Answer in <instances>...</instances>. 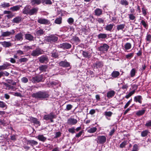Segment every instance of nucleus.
Here are the masks:
<instances>
[{"label": "nucleus", "mask_w": 151, "mask_h": 151, "mask_svg": "<svg viewBox=\"0 0 151 151\" xmlns=\"http://www.w3.org/2000/svg\"><path fill=\"white\" fill-rule=\"evenodd\" d=\"M120 73L119 72L116 71H113L111 73V75L112 77L116 78L119 76Z\"/></svg>", "instance_id": "nucleus-31"}, {"label": "nucleus", "mask_w": 151, "mask_h": 151, "mask_svg": "<svg viewBox=\"0 0 151 151\" xmlns=\"http://www.w3.org/2000/svg\"><path fill=\"white\" fill-rule=\"evenodd\" d=\"M78 122L77 120L74 118H69L67 121V123L69 125H74L76 124Z\"/></svg>", "instance_id": "nucleus-8"}, {"label": "nucleus", "mask_w": 151, "mask_h": 151, "mask_svg": "<svg viewBox=\"0 0 151 151\" xmlns=\"http://www.w3.org/2000/svg\"><path fill=\"white\" fill-rule=\"evenodd\" d=\"M148 132L147 130L141 132V135L142 137H145L147 135Z\"/></svg>", "instance_id": "nucleus-51"}, {"label": "nucleus", "mask_w": 151, "mask_h": 151, "mask_svg": "<svg viewBox=\"0 0 151 151\" xmlns=\"http://www.w3.org/2000/svg\"><path fill=\"white\" fill-rule=\"evenodd\" d=\"M22 18L21 17L18 16L14 18L12 20V22L15 23H19L21 21Z\"/></svg>", "instance_id": "nucleus-29"}, {"label": "nucleus", "mask_w": 151, "mask_h": 151, "mask_svg": "<svg viewBox=\"0 0 151 151\" xmlns=\"http://www.w3.org/2000/svg\"><path fill=\"white\" fill-rule=\"evenodd\" d=\"M59 65L63 67H67L70 66V64L68 62L65 61H62L60 62Z\"/></svg>", "instance_id": "nucleus-18"}, {"label": "nucleus", "mask_w": 151, "mask_h": 151, "mask_svg": "<svg viewBox=\"0 0 151 151\" xmlns=\"http://www.w3.org/2000/svg\"><path fill=\"white\" fill-rule=\"evenodd\" d=\"M44 80V79L42 75H40L33 77L31 80L32 82L33 83L43 81Z\"/></svg>", "instance_id": "nucleus-3"}, {"label": "nucleus", "mask_w": 151, "mask_h": 151, "mask_svg": "<svg viewBox=\"0 0 151 151\" xmlns=\"http://www.w3.org/2000/svg\"><path fill=\"white\" fill-rule=\"evenodd\" d=\"M147 9H146L144 7H143L142 8V14L144 16H145L147 14Z\"/></svg>", "instance_id": "nucleus-63"}, {"label": "nucleus", "mask_w": 151, "mask_h": 151, "mask_svg": "<svg viewBox=\"0 0 151 151\" xmlns=\"http://www.w3.org/2000/svg\"><path fill=\"white\" fill-rule=\"evenodd\" d=\"M20 6L19 5L13 6L10 8V9L13 11H16L19 10Z\"/></svg>", "instance_id": "nucleus-38"}, {"label": "nucleus", "mask_w": 151, "mask_h": 151, "mask_svg": "<svg viewBox=\"0 0 151 151\" xmlns=\"http://www.w3.org/2000/svg\"><path fill=\"white\" fill-rule=\"evenodd\" d=\"M133 56V53H130L126 55L127 58L130 59L132 58Z\"/></svg>", "instance_id": "nucleus-58"}, {"label": "nucleus", "mask_w": 151, "mask_h": 151, "mask_svg": "<svg viewBox=\"0 0 151 151\" xmlns=\"http://www.w3.org/2000/svg\"><path fill=\"white\" fill-rule=\"evenodd\" d=\"M11 65L10 63L6 62L3 65H0V70H4L8 68V67Z\"/></svg>", "instance_id": "nucleus-12"}, {"label": "nucleus", "mask_w": 151, "mask_h": 151, "mask_svg": "<svg viewBox=\"0 0 151 151\" xmlns=\"http://www.w3.org/2000/svg\"><path fill=\"white\" fill-rule=\"evenodd\" d=\"M113 113L110 111H105L104 112V115L105 116L106 118L108 120H110V119L108 118V117H110L111 116Z\"/></svg>", "instance_id": "nucleus-28"}, {"label": "nucleus", "mask_w": 151, "mask_h": 151, "mask_svg": "<svg viewBox=\"0 0 151 151\" xmlns=\"http://www.w3.org/2000/svg\"><path fill=\"white\" fill-rule=\"evenodd\" d=\"M42 54V51L40 49H36L33 50L31 54L32 56H37Z\"/></svg>", "instance_id": "nucleus-10"}, {"label": "nucleus", "mask_w": 151, "mask_h": 151, "mask_svg": "<svg viewBox=\"0 0 151 151\" xmlns=\"http://www.w3.org/2000/svg\"><path fill=\"white\" fill-rule=\"evenodd\" d=\"M61 133L60 132H56L55 133V138H57L60 137L61 135Z\"/></svg>", "instance_id": "nucleus-62"}, {"label": "nucleus", "mask_w": 151, "mask_h": 151, "mask_svg": "<svg viewBox=\"0 0 151 151\" xmlns=\"http://www.w3.org/2000/svg\"><path fill=\"white\" fill-rule=\"evenodd\" d=\"M58 39V37H57L54 35H51L46 37L45 40L47 42L52 43L57 41Z\"/></svg>", "instance_id": "nucleus-2"}, {"label": "nucleus", "mask_w": 151, "mask_h": 151, "mask_svg": "<svg viewBox=\"0 0 151 151\" xmlns=\"http://www.w3.org/2000/svg\"><path fill=\"white\" fill-rule=\"evenodd\" d=\"M44 31L42 29H40L37 30L36 32V34L38 36L41 35L43 34Z\"/></svg>", "instance_id": "nucleus-42"}, {"label": "nucleus", "mask_w": 151, "mask_h": 151, "mask_svg": "<svg viewBox=\"0 0 151 151\" xmlns=\"http://www.w3.org/2000/svg\"><path fill=\"white\" fill-rule=\"evenodd\" d=\"M125 27V24H120L116 26V29L118 31L123 30Z\"/></svg>", "instance_id": "nucleus-34"}, {"label": "nucleus", "mask_w": 151, "mask_h": 151, "mask_svg": "<svg viewBox=\"0 0 151 151\" xmlns=\"http://www.w3.org/2000/svg\"><path fill=\"white\" fill-rule=\"evenodd\" d=\"M30 119L31 122L35 124L38 125V126L40 125V122L36 118L31 117Z\"/></svg>", "instance_id": "nucleus-23"}, {"label": "nucleus", "mask_w": 151, "mask_h": 151, "mask_svg": "<svg viewBox=\"0 0 151 151\" xmlns=\"http://www.w3.org/2000/svg\"><path fill=\"white\" fill-rule=\"evenodd\" d=\"M145 112V110H139L136 112V114L138 116H140L143 114Z\"/></svg>", "instance_id": "nucleus-40"}, {"label": "nucleus", "mask_w": 151, "mask_h": 151, "mask_svg": "<svg viewBox=\"0 0 151 151\" xmlns=\"http://www.w3.org/2000/svg\"><path fill=\"white\" fill-rule=\"evenodd\" d=\"M132 47V45L130 43H127L124 45V48L126 50L130 49Z\"/></svg>", "instance_id": "nucleus-44"}, {"label": "nucleus", "mask_w": 151, "mask_h": 151, "mask_svg": "<svg viewBox=\"0 0 151 151\" xmlns=\"http://www.w3.org/2000/svg\"><path fill=\"white\" fill-rule=\"evenodd\" d=\"M67 21L69 24H72L74 22V19L72 18H70L68 19Z\"/></svg>", "instance_id": "nucleus-64"}, {"label": "nucleus", "mask_w": 151, "mask_h": 151, "mask_svg": "<svg viewBox=\"0 0 151 151\" xmlns=\"http://www.w3.org/2000/svg\"><path fill=\"white\" fill-rule=\"evenodd\" d=\"M42 0H31L30 2L32 5H37L40 4L42 2Z\"/></svg>", "instance_id": "nucleus-15"}, {"label": "nucleus", "mask_w": 151, "mask_h": 151, "mask_svg": "<svg viewBox=\"0 0 151 151\" xmlns=\"http://www.w3.org/2000/svg\"><path fill=\"white\" fill-rule=\"evenodd\" d=\"M39 61L41 63H47L48 61L47 57L45 55H42L39 58Z\"/></svg>", "instance_id": "nucleus-9"}, {"label": "nucleus", "mask_w": 151, "mask_h": 151, "mask_svg": "<svg viewBox=\"0 0 151 151\" xmlns=\"http://www.w3.org/2000/svg\"><path fill=\"white\" fill-rule=\"evenodd\" d=\"M128 15L129 16V19L130 20L132 21H135L136 17L133 14H128Z\"/></svg>", "instance_id": "nucleus-39"}, {"label": "nucleus", "mask_w": 151, "mask_h": 151, "mask_svg": "<svg viewBox=\"0 0 151 151\" xmlns=\"http://www.w3.org/2000/svg\"><path fill=\"white\" fill-rule=\"evenodd\" d=\"M40 141L42 142H45L47 138L44 137L43 135H39L36 137Z\"/></svg>", "instance_id": "nucleus-25"}, {"label": "nucleus", "mask_w": 151, "mask_h": 151, "mask_svg": "<svg viewBox=\"0 0 151 151\" xmlns=\"http://www.w3.org/2000/svg\"><path fill=\"white\" fill-rule=\"evenodd\" d=\"M71 44L67 42L60 44L58 45L59 47L63 49H69L71 48Z\"/></svg>", "instance_id": "nucleus-6"}, {"label": "nucleus", "mask_w": 151, "mask_h": 151, "mask_svg": "<svg viewBox=\"0 0 151 151\" xmlns=\"http://www.w3.org/2000/svg\"><path fill=\"white\" fill-rule=\"evenodd\" d=\"M106 34L104 33H100L98 35L99 39H105L107 37Z\"/></svg>", "instance_id": "nucleus-36"}, {"label": "nucleus", "mask_w": 151, "mask_h": 151, "mask_svg": "<svg viewBox=\"0 0 151 151\" xmlns=\"http://www.w3.org/2000/svg\"><path fill=\"white\" fill-rule=\"evenodd\" d=\"M114 26V24H107L105 27V29L107 31H111Z\"/></svg>", "instance_id": "nucleus-20"}, {"label": "nucleus", "mask_w": 151, "mask_h": 151, "mask_svg": "<svg viewBox=\"0 0 151 151\" xmlns=\"http://www.w3.org/2000/svg\"><path fill=\"white\" fill-rule=\"evenodd\" d=\"M72 40L76 43L78 42H80L78 37L76 36L73 37L72 39Z\"/></svg>", "instance_id": "nucleus-49"}, {"label": "nucleus", "mask_w": 151, "mask_h": 151, "mask_svg": "<svg viewBox=\"0 0 151 151\" xmlns=\"http://www.w3.org/2000/svg\"><path fill=\"white\" fill-rule=\"evenodd\" d=\"M15 40L21 41L23 40V35L21 33L17 34L15 36Z\"/></svg>", "instance_id": "nucleus-17"}, {"label": "nucleus", "mask_w": 151, "mask_h": 151, "mask_svg": "<svg viewBox=\"0 0 151 151\" xmlns=\"http://www.w3.org/2000/svg\"><path fill=\"white\" fill-rule=\"evenodd\" d=\"M38 10V8H34L31 9L30 10L29 15H33L35 13H36Z\"/></svg>", "instance_id": "nucleus-30"}, {"label": "nucleus", "mask_w": 151, "mask_h": 151, "mask_svg": "<svg viewBox=\"0 0 151 151\" xmlns=\"http://www.w3.org/2000/svg\"><path fill=\"white\" fill-rule=\"evenodd\" d=\"M21 81L23 83H27L28 82V79L25 77H24L21 78Z\"/></svg>", "instance_id": "nucleus-57"}, {"label": "nucleus", "mask_w": 151, "mask_h": 151, "mask_svg": "<svg viewBox=\"0 0 151 151\" xmlns=\"http://www.w3.org/2000/svg\"><path fill=\"white\" fill-rule=\"evenodd\" d=\"M94 65L95 67H96L97 68L102 67L103 66V64L102 62L100 61H98L96 62Z\"/></svg>", "instance_id": "nucleus-27"}, {"label": "nucleus", "mask_w": 151, "mask_h": 151, "mask_svg": "<svg viewBox=\"0 0 151 151\" xmlns=\"http://www.w3.org/2000/svg\"><path fill=\"white\" fill-rule=\"evenodd\" d=\"M28 60V59L25 58H22L19 60V62L20 63L25 62H27Z\"/></svg>", "instance_id": "nucleus-53"}, {"label": "nucleus", "mask_w": 151, "mask_h": 151, "mask_svg": "<svg viewBox=\"0 0 151 151\" xmlns=\"http://www.w3.org/2000/svg\"><path fill=\"white\" fill-rule=\"evenodd\" d=\"M127 144V142L126 141H124L121 144H120V147L121 148H122L124 147V146Z\"/></svg>", "instance_id": "nucleus-60"}, {"label": "nucleus", "mask_w": 151, "mask_h": 151, "mask_svg": "<svg viewBox=\"0 0 151 151\" xmlns=\"http://www.w3.org/2000/svg\"><path fill=\"white\" fill-rule=\"evenodd\" d=\"M115 94V92L113 90L109 91L107 93V97L108 98L113 97Z\"/></svg>", "instance_id": "nucleus-24"}, {"label": "nucleus", "mask_w": 151, "mask_h": 151, "mask_svg": "<svg viewBox=\"0 0 151 151\" xmlns=\"http://www.w3.org/2000/svg\"><path fill=\"white\" fill-rule=\"evenodd\" d=\"M52 56L55 58H58V55L56 50H54L52 53Z\"/></svg>", "instance_id": "nucleus-41"}, {"label": "nucleus", "mask_w": 151, "mask_h": 151, "mask_svg": "<svg viewBox=\"0 0 151 151\" xmlns=\"http://www.w3.org/2000/svg\"><path fill=\"white\" fill-rule=\"evenodd\" d=\"M82 54L83 57L85 58H90L91 56V55L89 54L88 52L83 51Z\"/></svg>", "instance_id": "nucleus-33"}, {"label": "nucleus", "mask_w": 151, "mask_h": 151, "mask_svg": "<svg viewBox=\"0 0 151 151\" xmlns=\"http://www.w3.org/2000/svg\"><path fill=\"white\" fill-rule=\"evenodd\" d=\"M95 15L99 16L102 14V10L99 8H97L94 11Z\"/></svg>", "instance_id": "nucleus-21"}, {"label": "nucleus", "mask_w": 151, "mask_h": 151, "mask_svg": "<svg viewBox=\"0 0 151 151\" xmlns=\"http://www.w3.org/2000/svg\"><path fill=\"white\" fill-rule=\"evenodd\" d=\"M32 96L36 99L43 100L48 98L49 96V95L47 92L46 91H40L33 93L32 95Z\"/></svg>", "instance_id": "nucleus-1"}, {"label": "nucleus", "mask_w": 151, "mask_h": 151, "mask_svg": "<svg viewBox=\"0 0 151 151\" xmlns=\"http://www.w3.org/2000/svg\"><path fill=\"white\" fill-rule=\"evenodd\" d=\"M142 98L141 96H137L134 97V101L136 102H138L140 104H142Z\"/></svg>", "instance_id": "nucleus-19"}, {"label": "nucleus", "mask_w": 151, "mask_h": 151, "mask_svg": "<svg viewBox=\"0 0 151 151\" xmlns=\"http://www.w3.org/2000/svg\"><path fill=\"white\" fill-rule=\"evenodd\" d=\"M0 43L3 47H8L12 46L11 43L9 42L4 41Z\"/></svg>", "instance_id": "nucleus-16"}, {"label": "nucleus", "mask_w": 151, "mask_h": 151, "mask_svg": "<svg viewBox=\"0 0 151 151\" xmlns=\"http://www.w3.org/2000/svg\"><path fill=\"white\" fill-rule=\"evenodd\" d=\"M141 24H142L143 25L144 27L145 28L147 27V24L146 22L143 20H142L141 22Z\"/></svg>", "instance_id": "nucleus-61"}, {"label": "nucleus", "mask_w": 151, "mask_h": 151, "mask_svg": "<svg viewBox=\"0 0 151 151\" xmlns=\"http://www.w3.org/2000/svg\"><path fill=\"white\" fill-rule=\"evenodd\" d=\"M136 73V71L134 69H132L130 71V75L132 77H134Z\"/></svg>", "instance_id": "nucleus-52"}, {"label": "nucleus", "mask_w": 151, "mask_h": 151, "mask_svg": "<svg viewBox=\"0 0 151 151\" xmlns=\"http://www.w3.org/2000/svg\"><path fill=\"white\" fill-rule=\"evenodd\" d=\"M42 2L44 4L51 5L52 4V2L50 0H42Z\"/></svg>", "instance_id": "nucleus-43"}, {"label": "nucleus", "mask_w": 151, "mask_h": 151, "mask_svg": "<svg viewBox=\"0 0 151 151\" xmlns=\"http://www.w3.org/2000/svg\"><path fill=\"white\" fill-rule=\"evenodd\" d=\"M106 137L104 136H99L97 137V143L100 144H103L105 143L106 141Z\"/></svg>", "instance_id": "nucleus-5"}, {"label": "nucleus", "mask_w": 151, "mask_h": 151, "mask_svg": "<svg viewBox=\"0 0 151 151\" xmlns=\"http://www.w3.org/2000/svg\"><path fill=\"white\" fill-rule=\"evenodd\" d=\"M48 67L46 65H42L39 67V70L41 72L46 71L47 68Z\"/></svg>", "instance_id": "nucleus-26"}, {"label": "nucleus", "mask_w": 151, "mask_h": 151, "mask_svg": "<svg viewBox=\"0 0 151 151\" xmlns=\"http://www.w3.org/2000/svg\"><path fill=\"white\" fill-rule=\"evenodd\" d=\"M120 3L122 5L127 6L129 4V2L126 0H121Z\"/></svg>", "instance_id": "nucleus-46"}, {"label": "nucleus", "mask_w": 151, "mask_h": 151, "mask_svg": "<svg viewBox=\"0 0 151 151\" xmlns=\"http://www.w3.org/2000/svg\"><path fill=\"white\" fill-rule=\"evenodd\" d=\"M28 143L32 146H33L37 145L38 144V142L33 140H29L28 141Z\"/></svg>", "instance_id": "nucleus-32"}, {"label": "nucleus", "mask_w": 151, "mask_h": 151, "mask_svg": "<svg viewBox=\"0 0 151 151\" xmlns=\"http://www.w3.org/2000/svg\"><path fill=\"white\" fill-rule=\"evenodd\" d=\"M10 6V4L9 3L4 2L1 5V6L3 8L8 7Z\"/></svg>", "instance_id": "nucleus-47"}, {"label": "nucleus", "mask_w": 151, "mask_h": 151, "mask_svg": "<svg viewBox=\"0 0 151 151\" xmlns=\"http://www.w3.org/2000/svg\"><path fill=\"white\" fill-rule=\"evenodd\" d=\"M6 106V104L2 101H0V107L4 108Z\"/></svg>", "instance_id": "nucleus-55"}, {"label": "nucleus", "mask_w": 151, "mask_h": 151, "mask_svg": "<svg viewBox=\"0 0 151 151\" xmlns=\"http://www.w3.org/2000/svg\"><path fill=\"white\" fill-rule=\"evenodd\" d=\"M146 39L147 41H148L149 42L151 40V35L149 34H147Z\"/></svg>", "instance_id": "nucleus-54"}, {"label": "nucleus", "mask_w": 151, "mask_h": 151, "mask_svg": "<svg viewBox=\"0 0 151 151\" xmlns=\"http://www.w3.org/2000/svg\"><path fill=\"white\" fill-rule=\"evenodd\" d=\"M138 146L136 144L134 145L133 146V149L132 151H138Z\"/></svg>", "instance_id": "nucleus-56"}, {"label": "nucleus", "mask_w": 151, "mask_h": 151, "mask_svg": "<svg viewBox=\"0 0 151 151\" xmlns=\"http://www.w3.org/2000/svg\"><path fill=\"white\" fill-rule=\"evenodd\" d=\"M25 38L29 40H33L34 37L30 34H26L25 35Z\"/></svg>", "instance_id": "nucleus-37"}, {"label": "nucleus", "mask_w": 151, "mask_h": 151, "mask_svg": "<svg viewBox=\"0 0 151 151\" xmlns=\"http://www.w3.org/2000/svg\"><path fill=\"white\" fill-rule=\"evenodd\" d=\"M6 81L8 84H10L14 85H15L16 84V83L14 82L12 80L8 79L6 80Z\"/></svg>", "instance_id": "nucleus-50"}, {"label": "nucleus", "mask_w": 151, "mask_h": 151, "mask_svg": "<svg viewBox=\"0 0 151 151\" xmlns=\"http://www.w3.org/2000/svg\"><path fill=\"white\" fill-rule=\"evenodd\" d=\"M37 22L41 24H50V21L46 19L41 18L38 19Z\"/></svg>", "instance_id": "nucleus-7"}, {"label": "nucleus", "mask_w": 151, "mask_h": 151, "mask_svg": "<svg viewBox=\"0 0 151 151\" xmlns=\"http://www.w3.org/2000/svg\"><path fill=\"white\" fill-rule=\"evenodd\" d=\"M75 129L74 127H72L68 129V131L69 132L72 133V134L74 133L75 132Z\"/></svg>", "instance_id": "nucleus-59"}, {"label": "nucleus", "mask_w": 151, "mask_h": 151, "mask_svg": "<svg viewBox=\"0 0 151 151\" xmlns=\"http://www.w3.org/2000/svg\"><path fill=\"white\" fill-rule=\"evenodd\" d=\"M3 84L5 86L6 89L12 91L14 90V87L13 86H11L7 83H4Z\"/></svg>", "instance_id": "nucleus-14"}, {"label": "nucleus", "mask_w": 151, "mask_h": 151, "mask_svg": "<svg viewBox=\"0 0 151 151\" xmlns=\"http://www.w3.org/2000/svg\"><path fill=\"white\" fill-rule=\"evenodd\" d=\"M30 8L28 6H25L23 9L22 13L24 14H29L30 12Z\"/></svg>", "instance_id": "nucleus-22"}, {"label": "nucleus", "mask_w": 151, "mask_h": 151, "mask_svg": "<svg viewBox=\"0 0 151 151\" xmlns=\"http://www.w3.org/2000/svg\"><path fill=\"white\" fill-rule=\"evenodd\" d=\"M135 92V90H134L130 92L127 95L125 96V97L127 99H128Z\"/></svg>", "instance_id": "nucleus-48"}, {"label": "nucleus", "mask_w": 151, "mask_h": 151, "mask_svg": "<svg viewBox=\"0 0 151 151\" xmlns=\"http://www.w3.org/2000/svg\"><path fill=\"white\" fill-rule=\"evenodd\" d=\"M62 18L61 17L57 18L55 21V23L57 24H60L62 23Z\"/></svg>", "instance_id": "nucleus-45"}, {"label": "nucleus", "mask_w": 151, "mask_h": 151, "mask_svg": "<svg viewBox=\"0 0 151 151\" xmlns=\"http://www.w3.org/2000/svg\"><path fill=\"white\" fill-rule=\"evenodd\" d=\"M55 115L52 113H50L44 116V119L45 120H49L55 118Z\"/></svg>", "instance_id": "nucleus-13"}, {"label": "nucleus", "mask_w": 151, "mask_h": 151, "mask_svg": "<svg viewBox=\"0 0 151 151\" xmlns=\"http://www.w3.org/2000/svg\"><path fill=\"white\" fill-rule=\"evenodd\" d=\"M15 33V31L14 30H12L11 32L6 31V32H3L1 34V36L3 37H8L11 35L14 34Z\"/></svg>", "instance_id": "nucleus-11"}, {"label": "nucleus", "mask_w": 151, "mask_h": 151, "mask_svg": "<svg viewBox=\"0 0 151 151\" xmlns=\"http://www.w3.org/2000/svg\"><path fill=\"white\" fill-rule=\"evenodd\" d=\"M109 47V46L107 44H104L102 45H101L99 47L98 49L99 51L105 53L108 51Z\"/></svg>", "instance_id": "nucleus-4"}, {"label": "nucleus", "mask_w": 151, "mask_h": 151, "mask_svg": "<svg viewBox=\"0 0 151 151\" xmlns=\"http://www.w3.org/2000/svg\"><path fill=\"white\" fill-rule=\"evenodd\" d=\"M97 129L96 127L91 128L87 130V132L89 133H93L95 132L97 130Z\"/></svg>", "instance_id": "nucleus-35"}]
</instances>
